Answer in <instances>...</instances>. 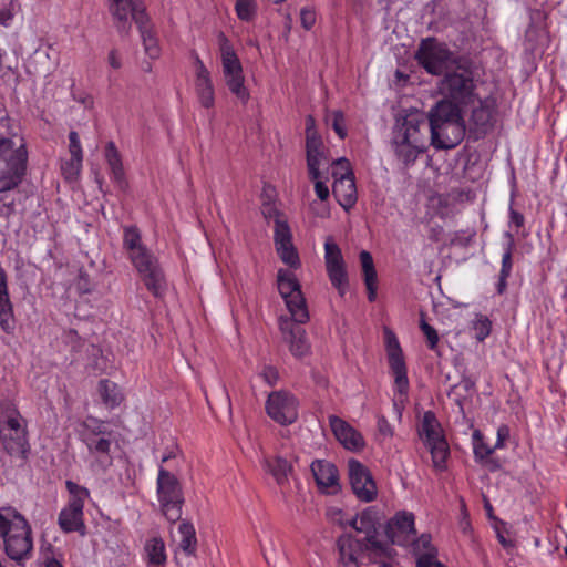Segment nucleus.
Returning <instances> with one entry per match:
<instances>
[{"mask_svg": "<svg viewBox=\"0 0 567 567\" xmlns=\"http://www.w3.org/2000/svg\"><path fill=\"white\" fill-rule=\"evenodd\" d=\"M426 114L412 110L396 120L392 146L400 162L409 166L426 150Z\"/></svg>", "mask_w": 567, "mask_h": 567, "instance_id": "f257e3e1", "label": "nucleus"}, {"mask_svg": "<svg viewBox=\"0 0 567 567\" xmlns=\"http://www.w3.org/2000/svg\"><path fill=\"white\" fill-rule=\"evenodd\" d=\"M386 537L392 544L409 546L415 536L414 516L408 512H400L391 518L385 527Z\"/></svg>", "mask_w": 567, "mask_h": 567, "instance_id": "412c9836", "label": "nucleus"}, {"mask_svg": "<svg viewBox=\"0 0 567 567\" xmlns=\"http://www.w3.org/2000/svg\"><path fill=\"white\" fill-rule=\"evenodd\" d=\"M415 59L427 73L433 75L445 74L462 61L435 38H426L421 41L415 52Z\"/></svg>", "mask_w": 567, "mask_h": 567, "instance_id": "423d86ee", "label": "nucleus"}, {"mask_svg": "<svg viewBox=\"0 0 567 567\" xmlns=\"http://www.w3.org/2000/svg\"><path fill=\"white\" fill-rule=\"evenodd\" d=\"M327 272L332 286L338 289L340 296H343L348 285L346 267L327 268Z\"/></svg>", "mask_w": 567, "mask_h": 567, "instance_id": "58836bf2", "label": "nucleus"}, {"mask_svg": "<svg viewBox=\"0 0 567 567\" xmlns=\"http://www.w3.org/2000/svg\"><path fill=\"white\" fill-rule=\"evenodd\" d=\"M123 248L128 257L146 248L142 241L141 231L136 226H125L123 228Z\"/></svg>", "mask_w": 567, "mask_h": 567, "instance_id": "72a5a7b5", "label": "nucleus"}, {"mask_svg": "<svg viewBox=\"0 0 567 567\" xmlns=\"http://www.w3.org/2000/svg\"><path fill=\"white\" fill-rule=\"evenodd\" d=\"M318 151H323L320 137L312 141H306V154L310 161H312V154L318 153Z\"/></svg>", "mask_w": 567, "mask_h": 567, "instance_id": "5fc2aeb1", "label": "nucleus"}, {"mask_svg": "<svg viewBox=\"0 0 567 567\" xmlns=\"http://www.w3.org/2000/svg\"><path fill=\"white\" fill-rule=\"evenodd\" d=\"M0 327L9 333L14 329L13 308L9 297L7 275L0 268Z\"/></svg>", "mask_w": 567, "mask_h": 567, "instance_id": "393cba45", "label": "nucleus"}, {"mask_svg": "<svg viewBox=\"0 0 567 567\" xmlns=\"http://www.w3.org/2000/svg\"><path fill=\"white\" fill-rule=\"evenodd\" d=\"M386 352L389 364L394 375L395 389L400 394H406L409 390L406 365L399 341L391 332L386 333Z\"/></svg>", "mask_w": 567, "mask_h": 567, "instance_id": "aec40b11", "label": "nucleus"}, {"mask_svg": "<svg viewBox=\"0 0 567 567\" xmlns=\"http://www.w3.org/2000/svg\"><path fill=\"white\" fill-rule=\"evenodd\" d=\"M45 567H63L56 559H50L47 561Z\"/></svg>", "mask_w": 567, "mask_h": 567, "instance_id": "774afa93", "label": "nucleus"}, {"mask_svg": "<svg viewBox=\"0 0 567 567\" xmlns=\"http://www.w3.org/2000/svg\"><path fill=\"white\" fill-rule=\"evenodd\" d=\"M275 246L289 244L292 241V235L288 223L284 219H277L274 235Z\"/></svg>", "mask_w": 567, "mask_h": 567, "instance_id": "37998d69", "label": "nucleus"}, {"mask_svg": "<svg viewBox=\"0 0 567 567\" xmlns=\"http://www.w3.org/2000/svg\"><path fill=\"white\" fill-rule=\"evenodd\" d=\"M354 530L365 534L367 540L369 542L372 549L380 551L386 550V548H384L382 544L375 539L374 522L368 512H363L360 516H358V526H354Z\"/></svg>", "mask_w": 567, "mask_h": 567, "instance_id": "7c9ffc66", "label": "nucleus"}, {"mask_svg": "<svg viewBox=\"0 0 567 567\" xmlns=\"http://www.w3.org/2000/svg\"><path fill=\"white\" fill-rule=\"evenodd\" d=\"M266 411L275 422L286 425L298 417V401L287 391H275L268 395Z\"/></svg>", "mask_w": 567, "mask_h": 567, "instance_id": "f3484780", "label": "nucleus"}, {"mask_svg": "<svg viewBox=\"0 0 567 567\" xmlns=\"http://www.w3.org/2000/svg\"><path fill=\"white\" fill-rule=\"evenodd\" d=\"M109 64L113 68V69H120L122 63H121V59L118 58L117 55V52L115 50H112L110 53H109Z\"/></svg>", "mask_w": 567, "mask_h": 567, "instance_id": "bf43d9fd", "label": "nucleus"}, {"mask_svg": "<svg viewBox=\"0 0 567 567\" xmlns=\"http://www.w3.org/2000/svg\"><path fill=\"white\" fill-rule=\"evenodd\" d=\"M431 144L440 150L453 148L461 143L465 126L460 109L451 101H440L426 115Z\"/></svg>", "mask_w": 567, "mask_h": 567, "instance_id": "7ed1b4c3", "label": "nucleus"}, {"mask_svg": "<svg viewBox=\"0 0 567 567\" xmlns=\"http://www.w3.org/2000/svg\"><path fill=\"white\" fill-rule=\"evenodd\" d=\"M85 430L81 434V440L89 450V453L96 458L102 468L112 464L111 441L105 435L104 423L91 420L84 423Z\"/></svg>", "mask_w": 567, "mask_h": 567, "instance_id": "2eb2a0df", "label": "nucleus"}, {"mask_svg": "<svg viewBox=\"0 0 567 567\" xmlns=\"http://www.w3.org/2000/svg\"><path fill=\"white\" fill-rule=\"evenodd\" d=\"M301 25L310 30L316 23V12L311 8H302L300 11Z\"/></svg>", "mask_w": 567, "mask_h": 567, "instance_id": "8fccbe9b", "label": "nucleus"}, {"mask_svg": "<svg viewBox=\"0 0 567 567\" xmlns=\"http://www.w3.org/2000/svg\"><path fill=\"white\" fill-rule=\"evenodd\" d=\"M146 289L154 297H162L166 290V280L157 257L146 247L128 257Z\"/></svg>", "mask_w": 567, "mask_h": 567, "instance_id": "9b49d317", "label": "nucleus"}, {"mask_svg": "<svg viewBox=\"0 0 567 567\" xmlns=\"http://www.w3.org/2000/svg\"><path fill=\"white\" fill-rule=\"evenodd\" d=\"M223 76L229 91L243 103L246 104L250 97L245 85V76L241 63L224 33L218 37Z\"/></svg>", "mask_w": 567, "mask_h": 567, "instance_id": "6e6552de", "label": "nucleus"}, {"mask_svg": "<svg viewBox=\"0 0 567 567\" xmlns=\"http://www.w3.org/2000/svg\"><path fill=\"white\" fill-rule=\"evenodd\" d=\"M474 90L472 72L462 61L452 71L445 73L440 82V92L456 106L473 104L476 100Z\"/></svg>", "mask_w": 567, "mask_h": 567, "instance_id": "0eeeda50", "label": "nucleus"}, {"mask_svg": "<svg viewBox=\"0 0 567 567\" xmlns=\"http://www.w3.org/2000/svg\"><path fill=\"white\" fill-rule=\"evenodd\" d=\"M311 472L321 488H333L338 485V471L332 463L317 460L311 464Z\"/></svg>", "mask_w": 567, "mask_h": 567, "instance_id": "bb28decb", "label": "nucleus"}, {"mask_svg": "<svg viewBox=\"0 0 567 567\" xmlns=\"http://www.w3.org/2000/svg\"><path fill=\"white\" fill-rule=\"evenodd\" d=\"M99 392L105 405L110 409L118 406L124 396L116 383L110 380H101L99 383Z\"/></svg>", "mask_w": 567, "mask_h": 567, "instance_id": "2f4dec72", "label": "nucleus"}, {"mask_svg": "<svg viewBox=\"0 0 567 567\" xmlns=\"http://www.w3.org/2000/svg\"><path fill=\"white\" fill-rule=\"evenodd\" d=\"M420 328L424 336L426 337L429 348L431 350H435L439 343L437 331L424 320H421Z\"/></svg>", "mask_w": 567, "mask_h": 567, "instance_id": "49530a36", "label": "nucleus"}, {"mask_svg": "<svg viewBox=\"0 0 567 567\" xmlns=\"http://www.w3.org/2000/svg\"><path fill=\"white\" fill-rule=\"evenodd\" d=\"M330 161L324 151L312 154V161L307 157V167L310 179L327 178Z\"/></svg>", "mask_w": 567, "mask_h": 567, "instance_id": "473e14b6", "label": "nucleus"}, {"mask_svg": "<svg viewBox=\"0 0 567 567\" xmlns=\"http://www.w3.org/2000/svg\"><path fill=\"white\" fill-rule=\"evenodd\" d=\"M65 486L70 493V499L59 515V525L65 533L80 532L84 528L83 507L90 494L87 488L72 481H66Z\"/></svg>", "mask_w": 567, "mask_h": 567, "instance_id": "4468645a", "label": "nucleus"}, {"mask_svg": "<svg viewBox=\"0 0 567 567\" xmlns=\"http://www.w3.org/2000/svg\"><path fill=\"white\" fill-rule=\"evenodd\" d=\"M28 153L22 138L19 144L12 138H0V182L1 190L16 188L25 172Z\"/></svg>", "mask_w": 567, "mask_h": 567, "instance_id": "39448f33", "label": "nucleus"}, {"mask_svg": "<svg viewBox=\"0 0 567 567\" xmlns=\"http://www.w3.org/2000/svg\"><path fill=\"white\" fill-rule=\"evenodd\" d=\"M323 179H328L327 178H317V179H312L313 183H315V193L316 195L318 196V198L320 200H326L328 199L329 195H330V190H329V187L326 185Z\"/></svg>", "mask_w": 567, "mask_h": 567, "instance_id": "603ef678", "label": "nucleus"}, {"mask_svg": "<svg viewBox=\"0 0 567 567\" xmlns=\"http://www.w3.org/2000/svg\"><path fill=\"white\" fill-rule=\"evenodd\" d=\"M326 268L344 266L343 257L339 246L328 238L324 243Z\"/></svg>", "mask_w": 567, "mask_h": 567, "instance_id": "e433bc0d", "label": "nucleus"}, {"mask_svg": "<svg viewBox=\"0 0 567 567\" xmlns=\"http://www.w3.org/2000/svg\"><path fill=\"white\" fill-rule=\"evenodd\" d=\"M472 328L475 331V339L480 342L484 341L491 333L492 321L484 315H475L472 321Z\"/></svg>", "mask_w": 567, "mask_h": 567, "instance_id": "ea45409f", "label": "nucleus"}, {"mask_svg": "<svg viewBox=\"0 0 567 567\" xmlns=\"http://www.w3.org/2000/svg\"><path fill=\"white\" fill-rule=\"evenodd\" d=\"M409 546H412V550L417 558H422L425 555H431L436 558V549L432 546L431 536L422 534L419 538L412 537V542Z\"/></svg>", "mask_w": 567, "mask_h": 567, "instance_id": "c9c22d12", "label": "nucleus"}, {"mask_svg": "<svg viewBox=\"0 0 567 567\" xmlns=\"http://www.w3.org/2000/svg\"><path fill=\"white\" fill-rule=\"evenodd\" d=\"M0 437L7 453L25 458L29 451L25 421L12 406H8L6 421L0 426Z\"/></svg>", "mask_w": 567, "mask_h": 567, "instance_id": "f8f14e48", "label": "nucleus"}, {"mask_svg": "<svg viewBox=\"0 0 567 567\" xmlns=\"http://www.w3.org/2000/svg\"><path fill=\"white\" fill-rule=\"evenodd\" d=\"M260 375L264 379V381L267 384H269L270 386H274L279 379V373H278L277 369L271 365H266L262 369Z\"/></svg>", "mask_w": 567, "mask_h": 567, "instance_id": "3c124183", "label": "nucleus"}, {"mask_svg": "<svg viewBox=\"0 0 567 567\" xmlns=\"http://www.w3.org/2000/svg\"><path fill=\"white\" fill-rule=\"evenodd\" d=\"M330 427L336 439L347 449L351 451H359L364 447V439L355 429L348 424L342 419L330 415Z\"/></svg>", "mask_w": 567, "mask_h": 567, "instance_id": "5701e85b", "label": "nucleus"}, {"mask_svg": "<svg viewBox=\"0 0 567 567\" xmlns=\"http://www.w3.org/2000/svg\"><path fill=\"white\" fill-rule=\"evenodd\" d=\"M69 152L71 157L83 158L82 147L80 143V138L76 132L71 131L69 134Z\"/></svg>", "mask_w": 567, "mask_h": 567, "instance_id": "09e8293b", "label": "nucleus"}, {"mask_svg": "<svg viewBox=\"0 0 567 567\" xmlns=\"http://www.w3.org/2000/svg\"><path fill=\"white\" fill-rule=\"evenodd\" d=\"M261 213L266 219H282L280 212L270 203L264 204Z\"/></svg>", "mask_w": 567, "mask_h": 567, "instance_id": "864d4df0", "label": "nucleus"}, {"mask_svg": "<svg viewBox=\"0 0 567 567\" xmlns=\"http://www.w3.org/2000/svg\"><path fill=\"white\" fill-rule=\"evenodd\" d=\"M13 14L10 9L8 8H1L0 9V24L1 25H8L10 21L12 20Z\"/></svg>", "mask_w": 567, "mask_h": 567, "instance_id": "13d9d810", "label": "nucleus"}, {"mask_svg": "<svg viewBox=\"0 0 567 567\" xmlns=\"http://www.w3.org/2000/svg\"><path fill=\"white\" fill-rule=\"evenodd\" d=\"M0 538L6 555L20 564L33 550L32 529L27 518L14 507H0Z\"/></svg>", "mask_w": 567, "mask_h": 567, "instance_id": "f03ea898", "label": "nucleus"}, {"mask_svg": "<svg viewBox=\"0 0 567 567\" xmlns=\"http://www.w3.org/2000/svg\"><path fill=\"white\" fill-rule=\"evenodd\" d=\"M360 262L363 271L364 284L368 289V299L369 301H373L377 296V271L371 254L367 250H362L360 252Z\"/></svg>", "mask_w": 567, "mask_h": 567, "instance_id": "c756f323", "label": "nucleus"}, {"mask_svg": "<svg viewBox=\"0 0 567 567\" xmlns=\"http://www.w3.org/2000/svg\"><path fill=\"white\" fill-rule=\"evenodd\" d=\"M277 282L279 293L284 298L292 319L298 323L307 322L309 312L296 276L289 270L279 269Z\"/></svg>", "mask_w": 567, "mask_h": 567, "instance_id": "ddd939ff", "label": "nucleus"}, {"mask_svg": "<svg viewBox=\"0 0 567 567\" xmlns=\"http://www.w3.org/2000/svg\"><path fill=\"white\" fill-rule=\"evenodd\" d=\"M292 318H280L279 328L284 340L289 343L291 353L295 357H303L309 352V343L306 338V331Z\"/></svg>", "mask_w": 567, "mask_h": 567, "instance_id": "4be33fe9", "label": "nucleus"}, {"mask_svg": "<svg viewBox=\"0 0 567 567\" xmlns=\"http://www.w3.org/2000/svg\"><path fill=\"white\" fill-rule=\"evenodd\" d=\"M178 532L181 534L179 547L187 555H192L196 550V536L195 528L192 524L187 522H182L178 526Z\"/></svg>", "mask_w": 567, "mask_h": 567, "instance_id": "f704fd0d", "label": "nucleus"}, {"mask_svg": "<svg viewBox=\"0 0 567 567\" xmlns=\"http://www.w3.org/2000/svg\"><path fill=\"white\" fill-rule=\"evenodd\" d=\"M419 436L427 446L433 467L442 472L446 468V460L450 455L447 442L442 433L441 425L432 411H426L417 426Z\"/></svg>", "mask_w": 567, "mask_h": 567, "instance_id": "1a4fd4ad", "label": "nucleus"}, {"mask_svg": "<svg viewBox=\"0 0 567 567\" xmlns=\"http://www.w3.org/2000/svg\"><path fill=\"white\" fill-rule=\"evenodd\" d=\"M509 217H511V221L516 227H522L524 225V216L520 213L512 209L509 213Z\"/></svg>", "mask_w": 567, "mask_h": 567, "instance_id": "052dcab7", "label": "nucleus"}, {"mask_svg": "<svg viewBox=\"0 0 567 567\" xmlns=\"http://www.w3.org/2000/svg\"><path fill=\"white\" fill-rule=\"evenodd\" d=\"M144 557L147 567H164L167 560L165 544L162 538L153 537L144 545Z\"/></svg>", "mask_w": 567, "mask_h": 567, "instance_id": "c85d7f7f", "label": "nucleus"}, {"mask_svg": "<svg viewBox=\"0 0 567 567\" xmlns=\"http://www.w3.org/2000/svg\"><path fill=\"white\" fill-rule=\"evenodd\" d=\"M493 450L484 445L483 443L476 444L474 447L475 456L478 458H485L492 454Z\"/></svg>", "mask_w": 567, "mask_h": 567, "instance_id": "4d7b16f0", "label": "nucleus"}, {"mask_svg": "<svg viewBox=\"0 0 567 567\" xmlns=\"http://www.w3.org/2000/svg\"><path fill=\"white\" fill-rule=\"evenodd\" d=\"M157 496L163 515L171 523L182 517L184 495L178 478L162 465L157 476Z\"/></svg>", "mask_w": 567, "mask_h": 567, "instance_id": "9d476101", "label": "nucleus"}, {"mask_svg": "<svg viewBox=\"0 0 567 567\" xmlns=\"http://www.w3.org/2000/svg\"><path fill=\"white\" fill-rule=\"evenodd\" d=\"M195 89L199 103L204 107L209 109L214 105L215 102L214 86L212 83L210 73L198 56L195 59Z\"/></svg>", "mask_w": 567, "mask_h": 567, "instance_id": "b1692460", "label": "nucleus"}, {"mask_svg": "<svg viewBox=\"0 0 567 567\" xmlns=\"http://www.w3.org/2000/svg\"><path fill=\"white\" fill-rule=\"evenodd\" d=\"M496 114V100L492 96L478 99L473 103L470 116V127L476 134V137L485 135L492 127Z\"/></svg>", "mask_w": 567, "mask_h": 567, "instance_id": "6ab92c4d", "label": "nucleus"}, {"mask_svg": "<svg viewBox=\"0 0 567 567\" xmlns=\"http://www.w3.org/2000/svg\"><path fill=\"white\" fill-rule=\"evenodd\" d=\"M262 466L272 475L280 486L289 484V478L293 475L292 464L280 455L265 457Z\"/></svg>", "mask_w": 567, "mask_h": 567, "instance_id": "a878e982", "label": "nucleus"}, {"mask_svg": "<svg viewBox=\"0 0 567 567\" xmlns=\"http://www.w3.org/2000/svg\"><path fill=\"white\" fill-rule=\"evenodd\" d=\"M497 436H498V440H497V443H496V447H499L503 445V441L505 440L506 436H508V427L507 426H501L497 431Z\"/></svg>", "mask_w": 567, "mask_h": 567, "instance_id": "e2e57ef3", "label": "nucleus"}, {"mask_svg": "<svg viewBox=\"0 0 567 567\" xmlns=\"http://www.w3.org/2000/svg\"><path fill=\"white\" fill-rule=\"evenodd\" d=\"M235 11L241 21H251L257 13V3L255 0H237Z\"/></svg>", "mask_w": 567, "mask_h": 567, "instance_id": "a19ab883", "label": "nucleus"}, {"mask_svg": "<svg viewBox=\"0 0 567 567\" xmlns=\"http://www.w3.org/2000/svg\"><path fill=\"white\" fill-rule=\"evenodd\" d=\"M333 165L337 168L332 171L334 178L332 193L340 206L348 210L354 206L358 198L354 174L350 162L344 157L333 161Z\"/></svg>", "mask_w": 567, "mask_h": 567, "instance_id": "dca6fc26", "label": "nucleus"}, {"mask_svg": "<svg viewBox=\"0 0 567 567\" xmlns=\"http://www.w3.org/2000/svg\"><path fill=\"white\" fill-rule=\"evenodd\" d=\"M466 391H470L474 388L475 385V382L468 378V377H463L462 380H461V383H460Z\"/></svg>", "mask_w": 567, "mask_h": 567, "instance_id": "0e129e2a", "label": "nucleus"}, {"mask_svg": "<svg viewBox=\"0 0 567 567\" xmlns=\"http://www.w3.org/2000/svg\"><path fill=\"white\" fill-rule=\"evenodd\" d=\"M507 241L505 244L504 254L502 256V268L499 274L504 276H511L513 269V248L514 238L511 234H506Z\"/></svg>", "mask_w": 567, "mask_h": 567, "instance_id": "79ce46f5", "label": "nucleus"}, {"mask_svg": "<svg viewBox=\"0 0 567 567\" xmlns=\"http://www.w3.org/2000/svg\"><path fill=\"white\" fill-rule=\"evenodd\" d=\"M82 161L83 158L70 157V159L61 165L62 173L66 179L74 181L78 178L82 168Z\"/></svg>", "mask_w": 567, "mask_h": 567, "instance_id": "c03bdc74", "label": "nucleus"}, {"mask_svg": "<svg viewBox=\"0 0 567 567\" xmlns=\"http://www.w3.org/2000/svg\"><path fill=\"white\" fill-rule=\"evenodd\" d=\"M318 137H320V136L318 135L317 130H315V131H307L306 132V141H312V140H316Z\"/></svg>", "mask_w": 567, "mask_h": 567, "instance_id": "338daca9", "label": "nucleus"}, {"mask_svg": "<svg viewBox=\"0 0 567 567\" xmlns=\"http://www.w3.org/2000/svg\"><path fill=\"white\" fill-rule=\"evenodd\" d=\"M316 130V121L312 115L306 117V132Z\"/></svg>", "mask_w": 567, "mask_h": 567, "instance_id": "69168bd1", "label": "nucleus"}, {"mask_svg": "<svg viewBox=\"0 0 567 567\" xmlns=\"http://www.w3.org/2000/svg\"><path fill=\"white\" fill-rule=\"evenodd\" d=\"M109 10L118 32L127 33L131 28V20L137 24L145 53L151 59L159 56L161 49L157 38L148 25V18L145 7L140 0H107Z\"/></svg>", "mask_w": 567, "mask_h": 567, "instance_id": "20e7f679", "label": "nucleus"}, {"mask_svg": "<svg viewBox=\"0 0 567 567\" xmlns=\"http://www.w3.org/2000/svg\"><path fill=\"white\" fill-rule=\"evenodd\" d=\"M416 567H444L436 558L431 555H425L416 559Z\"/></svg>", "mask_w": 567, "mask_h": 567, "instance_id": "6e6d98bb", "label": "nucleus"}, {"mask_svg": "<svg viewBox=\"0 0 567 567\" xmlns=\"http://www.w3.org/2000/svg\"><path fill=\"white\" fill-rule=\"evenodd\" d=\"M349 480L355 496L362 502H372L377 496V485L369 470L359 461L348 463Z\"/></svg>", "mask_w": 567, "mask_h": 567, "instance_id": "a211bd4d", "label": "nucleus"}, {"mask_svg": "<svg viewBox=\"0 0 567 567\" xmlns=\"http://www.w3.org/2000/svg\"><path fill=\"white\" fill-rule=\"evenodd\" d=\"M276 250L282 262L295 269L300 267L299 255L292 241L276 246Z\"/></svg>", "mask_w": 567, "mask_h": 567, "instance_id": "4c0bfd02", "label": "nucleus"}, {"mask_svg": "<svg viewBox=\"0 0 567 567\" xmlns=\"http://www.w3.org/2000/svg\"><path fill=\"white\" fill-rule=\"evenodd\" d=\"M105 159L111 169L112 178L120 189H124L127 185L121 155L114 144L109 142L105 146Z\"/></svg>", "mask_w": 567, "mask_h": 567, "instance_id": "cd10ccee", "label": "nucleus"}, {"mask_svg": "<svg viewBox=\"0 0 567 567\" xmlns=\"http://www.w3.org/2000/svg\"><path fill=\"white\" fill-rule=\"evenodd\" d=\"M509 276H504L499 274L498 282L496 285L497 292L499 295L504 293L507 287V278Z\"/></svg>", "mask_w": 567, "mask_h": 567, "instance_id": "680f3d73", "label": "nucleus"}, {"mask_svg": "<svg viewBox=\"0 0 567 567\" xmlns=\"http://www.w3.org/2000/svg\"><path fill=\"white\" fill-rule=\"evenodd\" d=\"M329 121H331L332 128L337 133V135L340 138H344L347 136V130L344 127V115L341 111H333L329 117Z\"/></svg>", "mask_w": 567, "mask_h": 567, "instance_id": "a18cd8bd", "label": "nucleus"}, {"mask_svg": "<svg viewBox=\"0 0 567 567\" xmlns=\"http://www.w3.org/2000/svg\"><path fill=\"white\" fill-rule=\"evenodd\" d=\"M377 425H378V437L380 440H388L393 436V433H394L393 427L390 424V422L385 419V416L379 415Z\"/></svg>", "mask_w": 567, "mask_h": 567, "instance_id": "de8ad7c7", "label": "nucleus"}]
</instances>
